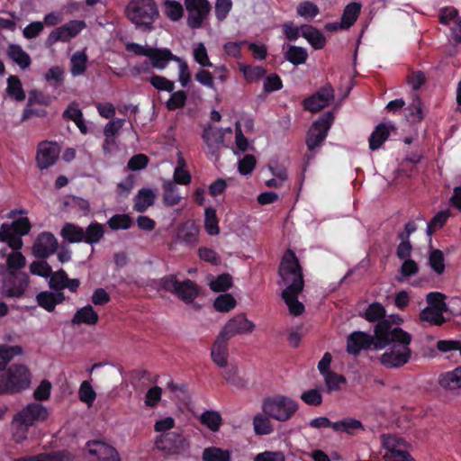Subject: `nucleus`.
I'll return each instance as SVG.
<instances>
[{
  "label": "nucleus",
  "instance_id": "f257e3e1",
  "mask_svg": "<svg viewBox=\"0 0 461 461\" xmlns=\"http://www.w3.org/2000/svg\"><path fill=\"white\" fill-rule=\"evenodd\" d=\"M387 343L384 348L388 349L380 357L381 364L386 368H399L409 362L411 357L410 344L411 335L400 327H393L388 320V328L385 330Z\"/></svg>",
  "mask_w": 461,
  "mask_h": 461
},
{
  "label": "nucleus",
  "instance_id": "f03ea898",
  "mask_svg": "<svg viewBox=\"0 0 461 461\" xmlns=\"http://www.w3.org/2000/svg\"><path fill=\"white\" fill-rule=\"evenodd\" d=\"M387 328L388 320H384L375 324L374 335L360 330L353 331L347 338V352L353 356H358L362 350L384 349V345L387 343L385 339Z\"/></svg>",
  "mask_w": 461,
  "mask_h": 461
},
{
  "label": "nucleus",
  "instance_id": "7ed1b4c3",
  "mask_svg": "<svg viewBox=\"0 0 461 461\" xmlns=\"http://www.w3.org/2000/svg\"><path fill=\"white\" fill-rule=\"evenodd\" d=\"M125 16L137 28L150 32L159 17V10L155 0H130L125 7Z\"/></svg>",
  "mask_w": 461,
  "mask_h": 461
},
{
  "label": "nucleus",
  "instance_id": "20e7f679",
  "mask_svg": "<svg viewBox=\"0 0 461 461\" xmlns=\"http://www.w3.org/2000/svg\"><path fill=\"white\" fill-rule=\"evenodd\" d=\"M31 384L29 369L22 364L11 365L0 375V394H14L27 389Z\"/></svg>",
  "mask_w": 461,
  "mask_h": 461
},
{
  "label": "nucleus",
  "instance_id": "39448f33",
  "mask_svg": "<svg viewBox=\"0 0 461 461\" xmlns=\"http://www.w3.org/2000/svg\"><path fill=\"white\" fill-rule=\"evenodd\" d=\"M278 276H280L285 288L304 287V279L303 267L294 250L287 249L279 264Z\"/></svg>",
  "mask_w": 461,
  "mask_h": 461
},
{
  "label": "nucleus",
  "instance_id": "423d86ee",
  "mask_svg": "<svg viewBox=\"0 0 461 461\" xmlns=\"http://www.w3.org/2000/svg\"><path fill=\"white\" fill-rule=\"evenodd\" d=\"M298 403L285 395H275L267 397L262 404L263 412L278 421H286L290 420L298 411Z\"/></svg>",
  "mask_w": 461,
  "mask_h": 461
},
{
  "label": "nucleus",
  "instance_id": "0eeeda50",
  "mask_svg": "<svg viewBox=\"0 0 461 461\" xmlns=\"http://www.w3.org/2000/svg\"><path fill=\"white\" fill-rule=\"evenodd\" d=\"M31 229L32 224L27 217L14 220L11 224L3 223L0 227V241L14 250H19L23 244L22 237L27 235Z\"/></svg>",
  "mask_w": 461,
  "mask_h": 461
},
{
  "label": "nucleus",
  "instance_id": "6e6552de",
  "mask_svg": "<svg viewBox=\"0 0 461 461\" xmlns=\"http://www.w3.org/2000/svg\"><path fill=\"white\" fill-rule=\"evenodd\" d=\"M334 118L335 116L333 112L328 111L312 122L307 131L305 140V143L309 151L312 152L316 148L321 146L328 136Z\"/></svg>",
  "mask_w": 461,
  "mask_h": 461
},
{
  "label": "nucleus",
  "instance_id": "1a4fd4ad",
  "mask_svg": "<svg viewBox=\"0 0 461 461\" xmlns=\"http://www.w3.org/2000/svg\"><path fill=\"white\" fill-rule=\"evenodd\" d=\"M382 445L386 450L384 458L385 461H415L408 451L403 449L406 442L395 435H382Z\"/></svg>",
  "mask_w": 461,
  "mask_h": 461
},
{
  "label": "nucleus",
  "instance_id": "9d476101",
  "mask_svg": "<svg viewBox=\"0 0 461 461\" xmlns=\"http://www.w3.org/2000/svg\"><path fill=\"white\" fill-rule=\"evenodd\" d=\"M29 284V276L23 272L8 271L3 278L1 294L8 298H20Z\"/></svg>",
  "mask_w": 461,
  "mask_h": 461
},
{
  "label": "nucleus",
  "instance_id": "9b49d317",
  "mask_svg": "<svg viewBox=\"0 0 461 461\" xmlns=\"http://www.w3.org/2000/svg\"><path fill=\"white\" fill-rule=\"evenodd\" d=\"M188 13L187 25L191 29H199L207 18L212 6L208 0H185Z\"/></svg>",
  "mask_w": 461,
  "mask_h": 461
},
{
  "label": "nucleus",
  "instance_id": "f8f14e48",
  "mask_svg": "<svg viewBox=\"0 0 461 461\" xmlns=\"http://www.w3.org/2000/svg\"><path fill=\"white\" fill-rule=\"evenodd\" d=\"M334 100V89L330 83L321 86L313 95L303 101V109L312 113H318L330 105Z\"/></svg>",
  "mask_w": 461,
  "mask_h": 461
},
{
  "label": "nucleus",
  "instance_id": "ddd939ff",
  "mask_svg": "<svg viewBox=\"0 0 461 461\" xmlns=\"http://www.w3.org/2000/svg\"><path fill=\"white\" fill-rule=\"evenodd\" d=\"M86 23L79 20H72L68 23L56 28L52 31L49 37L48 42L53 44L57 41H68L70 39L77 36L81 31L86 28Z\"/></svg>",
  "mask_w": 461,
  "mask_h": 461
},
{
  "label": "nucleus",
  "instance_id": "4468645a",
  "mask_svg": "<svg viewBox=\"0 0 461 461\" xmlns=\"http://www.w3.org/2000/svg\"><path fill=\"white\" fill-rule=\"evenodd\" d=\"M254 329L255 324L244 313H240L231 318L219 334L230 339L236 335L252 332Z\"/></svg>",
  "mask_w": 461,
  "mask_h": 461
},
{
  "label": "nucleus",
  "instance_id": "2eb2a0df",
  "mask_svg": "<svg viewBox=\"0 0 461 461\" xmlns=\"http://www.w3.org/2000/svg\"><path fill=\"white\" fill-rule=\"evenodd\" d=\"M58 248V240L51 232H41L37 237L33 247V254L38 258H47L53 254Z\"/></svg>",
  "mask_w": 461,
  "mask_h": 461
},
{
  "label": "nucleus",
  "instance_id": "dca6fc26",
  "mask_svg": "<svg viewBox=\"0 0 461 461\" xmlns=\"http://www.w3.org/2000/svg\"><path fill=\"white\" fill-rule=\"evenodd\" d=\"M86 447L89 454L96 456L99 461H121L117 450L104 441H88Z\"/></svg>",
  "mask_w": 461,
  "mask_h": 461
},
{
  "label": "nucleus",
  "instance_id": "f3484780",
  "mask_svg": "<svg viewBox=\"0 0 461 461\" xmlns=\"http://www.w3.org/2000/svg\"><path fill=\"white\" fill-rule=\"evenodd\" d=\"M17 419H22L31 427L35 422H41L48 418L47 409L41 403L32 402L27 404L23 410L15 414Z\"/></svg>",
  "mask_w": 461,
  "mask_h": 461
},
{
  "label": "nucleus",
  "instance_id": "a211bd4d",
  "mask_svg": "<svg viewBox=\"0 0 461 461\" xmlns=\"http://www.w3.org/2000/svg\"><path fill=\"white\" fill-rule=\"evenodd\" d=\"M185 438L176 432H166L158 436L155 441L158 449L176 453L185 446Z\"/></svg>",
  "mask_w": 461,
  "mask_h": 461
},
{
  "label": "nucleus",
  "instance_id": "6ab92c4d",
  "mask_svg": "<svg viewBox=\"0 0 461 461\" xmlns=\"http://www.w3.org/2000/svg\"><path fill=\"white\" fill-rule=\"evenodd\" d=\"M148 58L150 60V65L160 70L166 68L170 61H181V58L174 55L167 48H151Z\"/></svg>",
  "mask_w": 461,
  "mask_h": 461
},
{
  "label": "nucleus",
  "instance_id": "aec40b11",
  "mask_svg": "<svg viewBox=\"0 0 461 461\" xmlns=\"http://www.w3.org/2000/svg\"><path fill=\"white\" fill-rule=\"evenodd\" d=\"M58 158L56 148L49 142H41L39 144L36 161L38 167L43 170L55 164Z\"/></svg>",
  "mask_w": 461,
  "mask_h": 461
},
{
  "label": "nucleus",
  "instance_id": "412c9836",
  "mask_svg": "<svg viewBox=\"0 0 461 461\" xmlns=\"http://www.w3.org/2000/svg\"><path fill=\"white\" fill-rule=\"evenodd\" d=\"M228 339L219 334L211 349L212 359L214 364L220 367H225L228 366Z\"/></svg>",
  "mask_w": 461,
  "mask_h": 461
},
{
  "label": "nucleus",
  "instance_id": "4be33fe9",
  "mask_svg": "<svg viewBox=\"0 0 461 461\" xmlns=\"http://www.w3.org/2000/svg\"><path fill=\"white\" fill-rule=\"evenodd\" d=\"M438 384L442 389L451 393L461 389V366L439 374Z\"/></svg>",
  "mask_w": 461,
  "mask_h": 461
},
{
  "label": "nucleus",
  "instance_id": "5701e85b",
  "mask_svg": "<svg viewBox=\"0 0 461 461\" xmlns=\"http://www.w3.org/2000/svg\"><path fill=\"white\" fill-rule=\"evenodd\" d=\"M202 137L209 149V152L212 155L218 156L219 149L224 141L223 132L219 129L209 126L203 130Z\"/></svg>",
  "mask_w": 461,
  "mask_h": 461
},
{
  "label": "nucleus",
  "instance_id": "b1692460",
  "mask_svg": "<svg viewBox=\"0 0 461 461\" xmlns=\"http://www.w3.org/2000/svg\"><path fill=\"white\" fill-rule=\"evenodd\" d=\"M301 288H285L282 292V298L288 306L289 312L294 316H299L304 312V305L298 301L299 294L303 292Z\"/></svg>",
  "mask_w": 461,
  "mask_h": 461
},
{
  "label": "nucleus",
  "instance_id": "393cba45",
  "mask_svg": "<svg viewBox=\"0 0 461 461\" xmlns=\"http://www.w3.org/2000/svg\"><path fill=\"white\" fill-rule=\"evenodd\" d=\"M393 130H394V126L392 124L379 123L368 139L369 149L373 151L380 149L387 140Z\"/></svg>",
  "mask_w": 461,
  "mask_h": 461
},
{
  "label": "nucleus",
  "instance_id": "a878e982",
  "mask_svg": "<svg viewBox=\"0 0 461 461\" xmlns=\"http://www.w3.org/2000/svg\"><path fill=\"white\" fill-rule=\"evenodd\" d=\"M301 34L314 50H321L326 45V38L323 33L312 25H302Z\"/></svg>",
  "mask_w": 461,
  "mask_h": 461
},
{
  "label": "nucleus",
  "instance_id": "bb28decb",
  "mask_svg": "<svg viewBox=\"0 0 461 461\" xmlns=\"http://www.w3.org/2000/svg\"><path fill=\"white\" fill-rule=\"evenodd\" d=\"M199 286L194 281L185 279L183 282H180L176 295L180 300L189 304L192 303L194 300L199 295Z\"/></svg>",
  "mask_w": 461,
  "mask_h": 461
},
{
  "label": "nucleus",
  "instance_id": "cd10ccee",
  "mask_svg": "<svg viewBox=\"0 0 461 461\" xmlns=\"http://www.w3.org/2000/svg\"><path fill=\"white\" fill-rule=\"evenodd\" d=\"M99 315L91 305L78 309L74 314L71 323L73 325H95L98 322Z\"/></svg>",
  "mask_w": 461,
  "mask_h": 461
},
{
  "label": "nucleus",
  "instance_id": "c85d7f7f",
  "mask_svg": "<svg viewBox=\"0 0 461 461\" xmlns=\"http://www.w3.org/2000/svg\"><path fill=\"white\" fill-rule=\"evenodd\" d=\"M361 7V4L357 2H352L346 5L340 20V29H349L356 23L360 14Z\"/></svg>",
  "mask_w": 461,
  "mask_h": 461
},
{
  "label": "nucleus",
  "instance_id": "c756f323",
  "mask_svg": "<svg viewBox=\"0 0 461 461\" xmlns=\"http://www.w3.org/2000/svg\"><path fill=\"white\" fill-rule=\"evenodd\" d=\"M155 193L149 188H141L135 196L133 209L138 212H144L149 206L154 204Z\"/></svg>",
  "mask_w": 461,
  "mask_h": 461
},
{
  "label": "nucleus",
  "instance_id": "7c9ffc66",
  "mask_svg": "<svg viewBox=\"0 0 461 461\" xmlns=\"http://www.w3.org/2000/svg\"><path fill=\"white\" fill-rule=\"evenodd\" d=\"M5 91L8 96L16 102H23L26 97L22 81L19 77L15 75H10L8 77Z\"/></svg>",
  "mask_w": 461,
  "mask_h": 461
},
{
  "label": "nucleus",
  "instance_id": "2f4dec72",
  "mask_svg": "<svg viewBox=\"0 0 461 461\" xmlns=\"http://www.w3.org/2000/svg\"><path fill=\"white\" fill-rule=\"evenodd\" d=\"M7 54L22 69L27 68L32 63L30 55L20 45H9Z\"/></svg>",
  "mask_w": 461,
  "mask_h": 461
},
{
  "label": "nucleus",
  "instance_id": "473e14b6",
  "mask_svg": "<svg viewBox=\"0 0 461 461\" xmlns=\"http://www.w3.org/2000/svg\"><path fill=\"white\" fill-rule=\"evenodd\" d=\"M104 236V226L97 221H93L84 230L83 242L90 245L97 244Z\"/></svg>",
  "mask_w": 461,
  "mask_h": 461
},
{
  "label": "nucleus",
  "instance_id": "72a5a7b5",
  "mask_svg": "<svg viewBox=\"0 0 461 461\" xmlns=\"http://www.w3.org/2000/svg\"><path fill=\"white\" fill-rule=\"evenodd\" d=\"M333 429L337 432H345L349 435H355L356 430H365L362 422L354 418L347 417L336 421Z\"/></svg>",
  "mask_w": 461,
  "mask_h": 461
},
{
  "label": "nucleus",
  "instance_id": "f704fd0d",
  "mask_svg": "<svg viewBox=\"0 0 461 461\" xmlns=\"http://www.w3.org/2000/svg\"><path fill=\"white\" fill-rule=\"evenodd\" d=\"M84 229L77 224L67 222L60 230V236L69 243L83 242Z\"/></svg>",
  "mask_w": 461,
  "mask_h": 461
},
{
  "label": "nucleus",
  "instance_id": "c9c22d12",
  "mask_svg": "<svg viewBox=\"0 0 461 461\" xmlns=\"http://www.w3.org/2000/svg\"><path fill=\"white\" fill-rule=\"evenodd\" d=\"M386 311L384 305L380 303L375 302L368 305L363 314H360L369 322H380L384 321Z\"/></svg>",
  "mask_w": 461,
  "mask_h": 461
},
{
  "label": "nucleus",
  "instance_id": "e433bc0d",
  "mask_svg": "<svg viewBox=\"0 0 461 461\" xmlns=\"http://www.w3.org/2000/svg\"><path fill=\"white\" fill-rule=\"evenodd\" d=\"M164 194H163V202L167 206H175L177 205L182 197L179 194L178 188L174 182L167 181L163 185Z\"/></svg>",
  "mask_w": 461,
  "mask_h": 461
},
{
  "label": "nucleus",
  "instance_id": "4c0bfd02",
  "mask_svg": "<svg viewBox=\"0 0 461 461\" xmlns=\"http://www.w3.org/2000/svg\"><path fill=\"white\" fill-rule=\"evenodd\" d=\"M200 422L207 427L210 430L216 432L219 430L222 419L221 414L216 411H205L200 418Z\"/></svg>",
  "mask_w": 461,
  "mask_h": 461
},
{
  "label": "nucleus",
  "instance_id": "58836bf2",
  "mask_svg": "<svg viewBox=\"0 0 461 461\" xmlns=\"http://www.w3.org/2000/svg\"><path fill=\"white\" fill-rule=\"evenodd\" d=\"M202 458L203 461H230V453L221 447H209L203 449Z\"/></svg>",
  "mask_w": 461,
  "mask_h": 461
},
{
  "label": "nucleus",
  "instance_id": "ea45409f",
  "mask_svg": "<svg viewBox=\"0 0 461 461\" xmlns=\"http://www.w3.org/2000/svg\"><path fill=\"white\" fill-rule=\"evenodd\" d=\"M30 427L23 420L17 419V416L14 415L12 420L13 439L16 443L24 441L27 438Z\"/></svg>",
  "mask_w": 461,
  "mask_h": 461
},
{
  "label": "nucleus",
  "instance_id": "a19ab883",
  "mask_svg": "<svg viewBox=\"0 0 461 461\" xmlns=\"http://www.w3.org/2000/svg\"><path fill=\"white\" fill-rule=\"evenodd\" d=\"M444 312H447V311L425 308L421 311L420 317L423 321H428L433 325L441 326L447 321L443 315Z\"/></svg>",
  "mask_w": 461,
  "mask_h": 461
},
{
  "label": "nucleus",
  "instance_id": "79ce46f5",
  "mask_svg": "<svg viewBox=\"0 0 461 461\" xmlns=\"http://www.w3.org/2000/svg\"><path fill=\"white\" fill-rule=\"evenodd\" d=\"M199 230L193 222L185 223L178 231V237L183 242L194 245L198 241Z\"/></svg>",
  "mask_w": 461,
  "mask_h": 461
},
{
  "label": "nucleus",
  "instance_id": "37998d69",
  "mask_svg": "<svg viewBox=\"0 0 461 461\" xmlns=\"http://www.w3.org/2000/svg\"><path fill=\"white\" fill-rule=\"evenodd\" d=\"M287 61L294 66L305 63L308 58L306 50L299 46H290L285 54Z\"/></svg>",
  "mask_w": 461,
  "mask_h": 461
},
{
  "label": "nucleus",
  "instance_id": "c03bdc74",
  "mask_svg": "<svg viewBox=\"0 0 461 461\" xmlns=\"http://www.w3.org/2000/svg\"><path fill=\"white\" fill-rule=\"evenodd\" d=\"M204 228L209 235H217L220 232L216 210L212 207L204 210Z\"/></svg>",
  "mask_w": 461,
  "mask_h": 461
},
{
  "label": "nucleus",
  "instance_id": "a18cd8bd",
  "mask_svg": "<svg viewBox=\"0 0 461 461\" xmlns=\"http://www.w3.org/2000/svg\"><path fill=\"white\" fill-rule=\"evenodd\" d=\"M106 223L113 230H129L132 226L133 221L129 214L122 213L113 215Z\"/></svg>",
  "mask_w": 461,
  "mask_h": 461
},
{
  "label": "nucleus",
  "instance_id": "49530a36",
  "mask_svg": "<svg viewBox=\"0 0 461 461\" xmlns=\"http://www.w3.org/2000/svg\"><path fill=\"white\" fill-rule=\"evenodd\" d=\"M449 216L450 213L447 210L437 212L427 224L426 231L428 236L431 237L437 230L441 229L447 221Z\"/></svg>",
  "mask_w": 461,
  "mask_h": 461
},
{
  "label": "nucleus",
  "instance_id": "de8ad7c7",
  "mask_svg": "<svg viewBox=\"0 0 461 461\" xmlns=\"http://www.w3.org/2000/svg\"><path fill=\"white\" fill-rule=\"evenodd\" d=\"M429 265L438 275H442L445 271V257L440 249H435L429 252Z\"/></svg>",
  "mask_w": 461,
  "mask_h": 461
},
{
  "label": "nucleus",
  "instance_id": "09e8293b",
  "mask_svg": "<svg viewBox=\"0 0 461 461\" xmlns=\"http://www.w3.org/2000/svg\"><path fill=\"white\" fill-rule=\"evenodd\" d=\"M87 56L84 51H77L71 58V73L73 76H80L86 69Z\"/></svg>",
  "mask_w": 461,
  "mask_h": 461
},
{
  "label": "nucleus",
  "instance_id": "8fccbe9b",
  "mask_svg": "<svg viewBox=\"0 0 461 461\" xmlns=\"http://www.w3.org/2000/svg\"><path fill=\"white\" fill-rule=\"evenodd\" d=\"M407 118L412 122H421L424 118L420 98L415 95L412 103L407 108Z\"/></svg>",
  "mask_w": 461,
  "mask_h": 461
},
{
  "label": "nucleus",
  "instance_id": "3c124183",
  "mask_svg": "<svg viewBox=\"0 0 461 461\" xmlns=\"http://www.w3.org/2000/svg\"><path fill=\"white\" fill-rule=\"evenodd\" d=\"M297 14L305 20H312L320 13L319 7L311 1L301 2L296 8Z\"/></svg>",
  "mask_w": 461,
  "mask_h": 461
},
{
  "label": "nucleus",
  "instance_id": "603ef678",
  "mask_svg": "<svg viewBox=\"0 0 461 461\" xmlns=\"http://www.w3.org/2000/svg\"><path fill=\"white\" fill-rule=\"evenodd\" d=\"M55 97L50 95L44 94L43 92L32 89L29 92L27 104L33 106L34 104H41L43 106H49L51 104Z\"/></svg>",
  "mask_w": 461,
  "mask_h": 461
},
{
  "label": "nucleus",
  "instance_id": "864d4df0",
  "mask_svg": "<svg viewBox=\"0 0 461 461\" xmlns=\"http://www.w3.org/2000/svg\"><path fill=\"white\" fill-rule=\"evenodd\" d=\"M236 303L235 298L230 294H223L215 299L213 307L220 312H228L236 306Z\"/></svg>",
  "mask_w": 461,
  "mask_h": 461
},
{
  "label": "nucleus",
  "instance_id": "5fc2aeb1",
  "mask_svg": "<svg viewBox=\"0 0 461 461\" xmlns=\"http://www.w3.org/2000/svg\"><path fill=\"white\" fill-rule=\"evenodd\" d=\"M45 80L53 87L58 88L63 85L64 70L59 67H51L44 75Z\"/></svg>",
  "mask_w": 461,
  "mask_h": 461
},
{
  "label": "nucleus",
  "instance_id": "6e6d98bb",
  "mask_svg": "<svg viewBox=\"0 0 461 461\" xmlns=\"http://www.w3.org/2000/svg\"><path fill=\"white\" fill-rule=\"evenodd\" d=\"M78 396L82 402L90 407L96 398V393L88 381H83L78 390Z\"/></svg>",
  "mask_w": 461,
  "mask_h": 461
},
{
  "label": "nucleus",
  "instance_id": "4d7b16f0",
  "mask_svg": "<svg viewBox=\"0 0 461 461\" xmlns=\"http://www.w3.org/2000/svg\"><path fill=\"white\" fill-rule=\"evenodd\" d=\"M68 275L64 269L52 272L50 276L49 286L53 291H62L66 288Z\"/></svg>",
  "mask_w": 461,
  "mask_h": 461
},
{
  "label": "nucleus",
  "instance_id": "13d9d810",
  "mask_svg": "<svg viewBox=\"0 0 461 461\" xmlns=\"http://www.w3.org/2000/svg\"><path fill=\"white\" fill-rule=\"evenodd\" d=\"M269 418L261 414H257L254 417L253 425L257 435H268L272 432L273 429Z\"/></svg>",
  "mask_w": 461,
  "mask_h": 461
},
{
  "label": "nucleus",
  "instance_id": "bf43d9fd",
  "mask_svg": "<svg viewBox=\"0 0 461 461\" xmlns=\"http://www.w3.org/2000/svg\"><path fill=\"white\" fill-rule=\"evenodd\" d=\"M171 95L167 100L166 106L169 111H175L179 108H183L187 100V94L184 90H178L171 92Z\"/></svg>",
  "mask_w": 461,
  "mask_h": 461
},
{
  "label": "nucleus",
  "instance_id": "052dcab7",
  "mask_svg": "<svg viewBox=\"0 0 461 461\" xmlns=\"http://www.w3.org/2000/svg\"><path fill=\"white\" fill-rule=\"evenodd\" d=\"M166 15L174 22L180 20L184 15L182 5L176 0H166Z\"/></svg>",
  "mask_w": 461,
  "mask_h": 461
},
{
  "label": "nucleus",
  "instance_id": "680f3d73",
  "mask_svg": "<svg viewBox=\"0 0 461 461\" xmlns=\"http://www.w3.org/2000/svg\"><path fill=\"white\" fill-rule=\"evenodd\" d=\"M54 298V293L50 291H42L36 295L38 305L50 312L56 308Z\"/></svg>",
  "mask_w": 461,
  "mask_h": 461
},
{
  "label": "nucleus",
  "instance_id": "e2e57ef3",
  "mask_svg": "<svg viewBox=\"0 0 461 461\" xmlns=\"http://www.w3.org/2000/svg\"><path fill=\"white\" fill-rule=\"evenodd\" d=\"M232 286V276L228 273L219 275L210 284V288L214 292H226Z\"/></svg>",
  "mask_w": 461,
  "mask_h": 461
},
{
  "label": "nucleus",
  "instance_id": "0e129e2a",
  "mask_svg": "<svg viewBox=\"0 0 461 461\" xmlns=\"http://www.w3.org/2000/svg\"><path fill=\"white\" fill-rule=\"evenodd\" d=\"M445 295L438 292H430L426 296V301L429 304L427 308L436 310L447 311V305L445 303Z\"/></svg>",
  "mask_w": 461,
  "mask_h": 461
},
{
  "label": "nucleus",
  "instance_id": "69168bd1",
  "mask_svg": "<svg viewBox=\"0 0 461 461\" xmlns=\"http://www.w3.org/2000/svg\"><path fill=\"white\" fill-rule=\"evenodd\" d=\"M150 85L159 91L173 92L175 89V83L165 77L154 75L149 79Z\"/></svg>",
  "mask_w": 461,
  "mask_h": 461
},
{
  "label": "nucleus",
  "instance_id": "338daca9",
  "mask_svg": "<svg viewBox=\"0 0 461 461\" xmlns=\"http://www.w3.org/2000/svg\"><path fill=\"white\" fill-rule=\"evenodd\" d=\"M283 86V81L277 74L272 73L265 77L263 89L266 93L270 94L281 90Z\"/></svg>",
  "mask_w": 461,
  "mask_h": 461
},
{
  "label": "nucleus",
  "instance_id": "774afa93",
  "mask_svg": "<svg viewBox=\"0 0 461 461\" xmlns=\"http://www.w3.org/2000/svg\"><path fill=\"white\" fill-rule=\"evenodd\" d=\"M240 70L243 73L248 81L258 80L265 77L267 70L260 67L241 66Z\"/></svg>",
  "mask_w": 461,
  "mask_h": 461
}]
</instances>
